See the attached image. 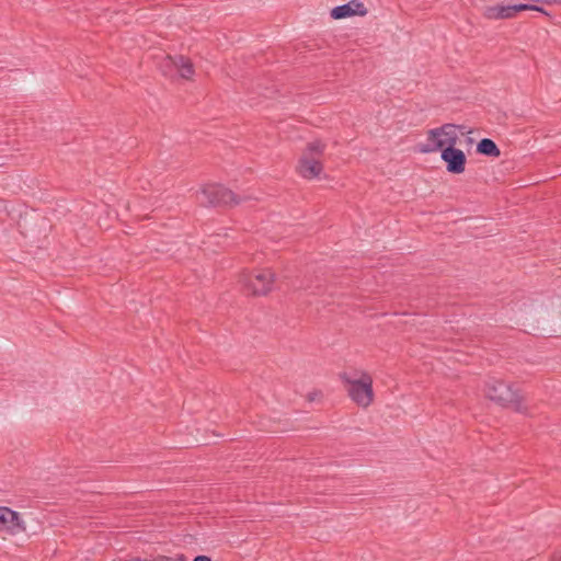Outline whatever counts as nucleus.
Returning <instances> with one entry per match:
<instances>
[{
  "label": "nucleus",
  "instance_id": "1",
  "mask_svg": "<svg viewBox=\"0 0 561 561\" xmlns=\"http://www.w3.org/2000/svg\"><path fill=\"white\" fill-rule=\"evenodd\" d=\"M485 397L502 408L512 409L518 413H526L524 397L513 385L502 379L491 378L485 383Z\"/></svg>",
  "mask_w": 561,
  "mask_h": 561
},
{
  "label": "nucleus",
  "instance_id": "2",
  "mask_svg": "<svg viewBox=\"0 0 561 561\" xmlns=\"http://www.w3.org/2000/svg\"><path fill=\"white\" fill-rule=\"evenodd\" d=\"M458 139L456 124L447 123L440 127L430 129L426 142L419 145V151L421 153L442 151L446 147H456Z\"/></svg>",
  "mask_w": 561,
  "mask_h": 561
},
{
  "label": "nucleus",
  "instance_id": "3",
  "mask_svg": "<svg viewBox=\"0 0 561 561\" xmlns=\"http://www.w3.org/2000/svg\"><path fill=\"white\" fill-rule=\"evenodd\" d=\"M241 202L234 192L218 183L206 184L199 192V204L205 207H232Z\"/></svg>",
  "mask_w": 561,
  "mask_h": 561
},
{
  "label": "nucleus",
  "instance_id": "4",
  "mask_svg": "<svg viewBox=\"0 0 561 561\" xmlns=\"http://www.w3.org/2000/svg\"><path fill=\"white\" fill-rule=\"evenodd\" d=\"M275 282L276 274L268 267L244 273L240 278L244 290L252 296H266L272 291Z\"/></svg>",
  "mask_w": 561,
  "mask_h": 561
},
{
  "label": "nucleus",
  "instance_id": "5",
  "mask_svg": "<svg viewBox=\"0 0 561 561\" xmlns=\"http://www.w3.org/2000/svg\"><path fill=\"white\" fill-rule=\"evenodd\" d=\"M340 378L348 386L347 393L358 407L367 408L373 403V379L369 374L363 373L359 379H352L346 373H342Z\"/></svg>",
  "mask_w": 561,
  "mask_h": 561
},
{
  "label": "nucleus",
  "instance_id": "6",
  "mask_svg": "<svg viewBox=\"0 0 561 561\" xmlns=\"http://www.w3.org/2000/svg\"><path fill=\"white\" fill-rule=\"evenodd\" d=\"M440 158L446 163V170L451 174H461L466 169L467 158L462 150L456 147H446L440 151Z\"/></svg>",
  "mask_w": 561,
  "mask_h": 561
},
{
  "label": "nucleus",
  "instance_id": "7",
  "mask_svg": "<svg viewBox=\"0 0 561 561\" xmlns=\"http://www.w3.org/2000/svg\"><path fill=\"white\" fill-rule=\"evenodd\" d=\"M367 12L362 1L351 0L347 3L334 7L330 12V16L333 20H343L355 15L365 16Z\"/></svg>",
  "mask_w": 561,
  "mask_h": 561
},
{
  "label": "nucleus",
  "instance_id": "8",
  "mask_svg": "<svg viewBox=\"0 0 561 561\" xmlns=\"http://www.w3.org/2000/svg\"><path fill=\"white\" fill-rule=\"evenodd\" d=\"M526 11V7L517 4H495L485 7L483 16L489 20L512 19L518 12Z\"/></svg>",
  "mask_w": 561,
  "mask_h": 561
},
{
  "label": "nucleus",
  "instance_id": "9",
  "mask_svg": "<svg viewBox=\"0 0 561 561\" xmlns=\"http://www.w3.org/2000/svg\"><path fill=\"white\" fill-rule=\"evenodd\" d=\"M298 173L308 180L318 178L323 171V164L321 160L301 154L297 165Z\"/></svg>",
  "mask_w": 561,
  "mask_h": 561
},
{
  "label": "nucleus",
  "instance_id": "10",
  "mask_svg": "<svg viewBox=\"0 0 561 561\" xmlns=\"http://www.w3.org/2000/svg\"><path fill=\"white\" fill-rule=\"evenodd\" d=\"M179 75L183 79H191L194 75V66L190 58L183 55H176L174 57H168Z\"/></svg>",
  "mask_w": 561,
  "mask_h": 561
},
{
  "label": "nucleus",
  "instance_id": "11",
  "mask_svg": "<svg viewBox=\"0 0 561 561\" xmlns=\"http://www.w3.org/2000/svg\"><path fill=\"white\" fill-rule=\"evenodd\" d=\"M476 150L479 154L490 157V158H497L501 154L500 148L497 147L495 141L490 138H482L477 144Z\"/></svg>",
  "mask_w": 561,
  "mask_h": 561
},
{
  "label": "nucleus",
  "instance_id": "12",
  "mask_svg": "<svg viewBox=\"0 0 561 561\" xmlns=\"http://www.w3.org/2000/svg\"><path fill=\"white\" fill-rule=\"evenodd\" d=\"M25 529L26 528L21 515L18 512L11 510V514H9L8 516L7 531H9L10 534H18L20 531H25Z\"/></svg>",
  "mask_w": 561,
  "mask_h": 561
},
{
  "label": "nucleus",
  "instance_id": "13",
  "mask_svg": "<svg viewBox=\"0 0 561 561\" xmlns=\"http://www.w3.org/2000/svg\"><path fill=\"white\" fill-rule=\"evenodd\" d=\"M325 147V144L322 142L321 140H314L307 144L302 154L320 160V158L324 153Z\"/></svg>",
  "mask_w": 561,
  "mask_h": 561
},
{
  "label": "nucleus",
  "instance_id": "14",
  "mask_svg": "<svg viewBox=\"0 0 561 561\" xmlns=\"http://www.w3.org/2000/svg\"><path fill=\"white\" fill-rule=\"evenodd\" d=\"M9 514H11L10 507L0 506V530L7 531Z\"/></svg>",
  "mask_w": 561,
  "mask_h": 561
},
{
  "label": "nucleus",
  "instance_id": "15",
  "mask_svg": "<svg viewBox=\"0 0 561 561\" xmlns=\"http://www.w3.org/2000/svg\"><path fill=\"white\" fill-rule=\"evenodd\" d=\"M520 5L526 7V11H537L542 14L549 15V13L546 11V9L541 5L533 4V3H520Z\"/></svg>",
  "mask_w": 561,
  "mask_h": 561
},
{
  "label": "nucleus",
  "instance_id": "16",
  "mask_svg": "<svg viewBox=\"0 0 561 561\" xmlns=\"http://www.w3.org/2000/svg\"><path fill=\"white\" fill-rule=\"evenodd\" d=\"M131 561H170V559H168V556L159 554L151 559H148V558L142 559L140 557H135V558H131Z\"/></svg>",
  "mask_w": 561,
  "mask_h": 561
},
{
  "label": "nucleus",
  "instance_id": "17",
  "mask_svg": "<svg viewBox=\"0 0 561 561\" xmlns=\"http://www.w3.org/2000/svg\"><path fill=\"white\" fill-rule=\"evenodd\" d=\"M170 561H188V558L184 553H176L174 557H169Z\"/></svg>",
  "mask_w": 561,
  "mask_h": 561
},
{
  "label": "nucleus",
  "instance_id": "18",
  "mask_svg": "<svg viewBox=\"0 0 561 561\" xmlns=\"http://www.w3.org/2000/svg\"><path fill=\"white\" fill-rule=\"evenodd\" d=\"M321 396V391H312L307 394V400L309 402H312L316 400L317 397Z\"/></svg>",
  "mask_w": 561,
  "mask_h": 561
},
{
  "label": "nucleus",
  "instance_id": "19",
  "mask_svg": "<svg viewBox=\"0 0 561 561\" xmlns=\"http://www.w3.org/2000/svg\"><path fill=\"white\" fill-rule=\"evenodd\" d=\"M457 133H460L461 135L470 134L471 130H467V127L465 125H456Z\"/></svg>",
  "mask_w": 561,
  "mask_h": 561
},
{
  "label": "nucleus",
  "instance_id": "20",
  "mask_svg": "<svg viewBox=\"0 0 561 561\" xmlns=\"http://www.w3.org/2000/svg\"><path fill=\"white\" fill-rule=\"evenodd\" d=\"M193 561H213L210 557L205 554H198L196 556Z\"/></svg>",
  "mask_w": 561,
  "mask_h": 561
},
{
  "label": "nucleus",
  "instance_id": "21",
  "mask_svg": "<svg viewBox=\"0 0 561 561\" xmlns=\"http://www.w3.org/2000/svg\"><path fill=\"white\" fill-rule=\"evenodd\" d=\"M551 561H561V553L553 556Z\"/></svg>",
  "mask_w": 561,
  "mask_h": 561
},
{
  "label": "nucleus",
  "instance_id": "22",
  "mask_svg": "<svg viewBox=\"0 0 561 561\" xmlns=\"http://www.w3.org/2000/svg\"><path fill=\"white\" fill-rule=\"evenodd\" d=\"M467 142H468V144H472V142H473V139H472V138H470V137H468V138H467Z\"/></svg>",
  "mask_w": 561,
  "mask_h": 561
}]
</instances>
